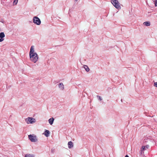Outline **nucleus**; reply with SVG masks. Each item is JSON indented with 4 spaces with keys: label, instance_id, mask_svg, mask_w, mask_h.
Wrapping results in <instances>:
<instances>
[{
    "label": "nucleus",
    "instance_id": "2",
    "mask_svg": "<svg viewBox=\"0 0 157 157\" xmlns=\"http://www.w3.org/2000/svg\"><path fill=\"white\" fill-rule=\"evenodd\" d=\"M111 2L117 9H119L121 8L119 3L117 0H112Z\"/></svg>",
    "mask_w": 157,
    "mask_h": 157
},
{
    "label": "nucleus",
    "instance_id": "1",
    "mask_svg": "<svg viewBox=\"0 0 157 157\" xmlns=\"http://www.w3.org/2000/svg\"><path fill=\"white\" fill-rule=\"evenodd\" d=\"M29 56L30 60L34 63L38 60V57L37 54L34 52V46H32L29 52Z\"/></svg>",
    "mask_w": 157,
    "mask_h": 157
},
{
    "label": "nucleus",
    "instance_id": "6",
    "mask_svg": "<svg viewBox=\"0 0 157 157\" xmlns=\"http://www.w3.org/2000/svg\"><path fill=\"white\" fill-rule=\"evenodd\" d=\"M68 145L69 148H71L73 147V143L71 141L69 142L68 143Z\"/></svg>",
    "mask_w": 157,
    "mask_h": 157
},
{
    "label": "nucleus",
    "instance_id": "14",
    "mask_svg": "<svg viewBox=\"0 0 157 157\" xmlns=\"http://www.w3.org/2000/svg\"><path fill=\"white\" fill-rule=\"evenodd\" d=\"M18 0H14V1L13 2V4L16 5L17 2Z\"/></svg>",
    "mask_w": 157,
    "mask_h": 157
},
{
    "label": "nucleus",
    "instance_id": "4",
    "mask_svg": "<svg viewBox=\"0 0 157 157\" xmlns=\"http://www.w3.org/2000/svg\"><path fill=\"white\" fill-rule=\"evenodd\" d=\"M29 138L32 142H35L37 140L36 136L34 135H29Z\"/></svg>",
    "mask_w": 157,
    "mask_h": 157
},
{
    "label": "nucleus",
    "instance_id": "9",
    "mask_svg": "<svg viewBox=\"0 0 157 157\" xmlns=\"http://www.w3.org/2000/svg\"><path fill=\"white\" fill-rule=\"evenodd\" d=\"M54 120V118H50V119L48 120L49 122L51 125H52V124Z\"/></svg>",
    "mask_w": 157,
    "mask_h": 157
},
{
    "label": "nucleus",
    "instance_id": "15",
    "mask_svg": "<svg viewBox=\"0 0 157 157\" xmlns=\"http://www.w3.org/2000/svg\"><path fill=\"white\" fill-rule=\"evenodd\" d=\"M155 6H157V0H155Z\"/></svg>",
    "mask_w": 157,
    "mask_h": 157
},
{
    "label": "nucleus",
    "instance_id": "17",
    "mask_svg": "<svg viewBox=\"0 0 157 157\" xmlns=\"http://www.w3.org/2000/svg\"><path fill=\"white\" fill-rule=\"evenodd\" d=\"M145 146H143L142 147V148L143 150H145Z\"/></svg>",
    "mask_w": 157,
    "mask_h": 157
},
{
    "label": "nucleus",
    "instance_id": "20",
    "mask_svg": "<svg viewBox=\"0 0 157 157\" xmlns=\"http://www.w3.org/2000/svg\"><path fill=\"white\" fill-rule=\"evenodd\" d=\"M125 157H129L128 155H126Z\"/></svg>",
    "mask_w": 157,
    "mask_h": 157
},
{
    "label": "nucleus",
    "instance_id": "3",
    "mask_svg": "<svg viewBox=\"0 0 157 157\" xmlns=\"http://www.w3.org/2000/svg\"><path fill=\"white\" fill-rule=\"evenodd\" d=\"M33 22L37 25H40L41 23V21L40 19L37 17H33Z\"/></svg>",
    "mask_w": 157,
    "mask_h": 157
},
{
    "label": "nucleus",
    "instance_id": "16",
    "mask_svg": "<svg viewBox=\"0 0 157 157\" xmlns=\"http://www.w3.org/2000/svg\"><path fill=\"white\" fill-rule=\"evenodd\" d=\"M154 85L155 86L157 87V82H155L154 83Z\"/></svg>",
    "mask_w": 157,
    "mask_h": 157
},
{
    "label": "nucleus",
    "instance_id": "8",
    "mask_svg": "<svg viewBox=\"0 0 157 157\" xmlns=\"http://www.w3.org/2000/svg\"><path fill=\"white\" fill-rule=\"evenodd\" d=\"M59 87L61 90H63L64 89V85L62 83H60L59 84Z\"/></svg>",
    "mask_w": 157,
    "mask_h": 157
},
{
    "label": "nucleus",
    "instance_id": "21",
    "mask_svg": "<svg viewBox=\"0 0 157 157\" xmlns=\"http://www.w3.org/2000/svg\"><path fill=\"white\" fill-rule=\"evenodd\" d=\"M146 147L147 148V146H146Z\"/></svg>",
    "mask_w": 157,
    "mask_h": 157
},
{
    "label": "nucleus",
    "instance_id": "7",
    "mask_svg": "<svg viewBox=\"0 0 157 157\" xmlns=\"http://www.w3.org/2000/svg\"><path fill=\"white\" fill-rule=\"evenodd\" d=\"M50 133V132L48 130H46L44 133V134L47 137L49 136Z\"/></svg>",
    "mask_w": 157,
    "mask_h": 157
},
{
    "label": "nucleus",
    "instance_id": "12",
    "mask_svg": "<svg viewBox=\"0 0 157 157\" xmlns=\"http://www.w3.org/2000/svg\"><path fill=\"white\" fill-rule=\"evenodd\" d=\"M25 157H34V156L33 155L30 154H27L25 155Z\"/></svg>",
    "mask_w": 157,
    "mask_h": 157
},
{
    "label": "nucleus",
    "instance_id": "18",
    "mask_svg": "<svg viewBox=\"0 0 157 157\" xmlns=\"http://www.w3.org/2000/svg\"><path fill=\"white\" fill-rule=\"evenodd\" d=\"M4 40V39L2 38H1L0 39V42Z\"/></svg>",
    "mask_w": 157,
    "mask_h": 157
},
{
    "label": "nucleus",
    "instance_id": "11",
    "mask_svg": "<svg viewBox=\"0 0 157 157\" xmlns=\"http://www.w3.org/2000/svg\"><path fill=\"white\" fill-rule=\"evenodd\" d=\"M5 36V34L3 32H2L0 33V37L3 38Z\"/></svg>",
    "mask_w": 157,
    "mask_h": 157
},
{
    "label": "nucleus",
    "instance_id": "13",
    "mask_svg": "<svg viewBox=\"0 0 157 157\" xmlns=\"http://www.w3.org/2000/svg\"><path fill=\"white\" fill-rule=\"evenodd\" d=\"M84 68L87 71H89L90 69L87 66L85 65L84 67Z\"/></svg>",
    "mask_w": 157,
    "mask_h": 157
},
{
    "label": "nucleus",
    "instance_id": "10",
    "mask_svg": "<svg viewBox=\"0 0 157 157\" xmlns=\"http://www.w3.org/2000/svg\"><path fill=\"white\" fill-rule=\"evenodd\" d=\"M144 24L146 26H149L150 25V23L149 21H145L144 23Z\"/></svg>",
    "mask_w": 157,
    "mask_h": 157
},
{
    "label": "nucleus",
    "instance_id": "19",
    "mask_svg": "<svg viewBox=\"0 0 157 157\" xmlns=\"http://www.w3.org/2000/svg\"><path fill=\"white\" fill-rule=\"evenodd\" d=\"M97 96L99 98V99L100 100H102V99H101V97L100 96Z\"/></svg>",
    "mask_w": 157,
    "mask_h": 157
},
{
    "label": "nucleus",
    "instance_id": "23",
    "mask_svg": "<svg viewBox=\"0 0 157 157\" xmlns=\"http://www.w3.org/2000/svg\"><path fill=\"white\" fill-rule=\"evenodd\" d=\"M28 118H31V117H29Z\"/></svg>",
    "mask_w": 157,
    "mask_h": 157
},
{
    "label": "nucleus",
    "instance_id": "22",
    "mask_svg": "<svg viewBox=\"0 0 157 157\" xmlns=\"http://www.w3.org/2000/svg\"><path fill=\"white\" fill-rule=\"evenodd\" d=\"M75 1H77L78 0H75Z\"/></svg>",
    "mask_w": 157,
    "mask_h": 157
},
{
    "label": "nucleus",
    "instance_id": "5",
    "mask_svg": "<svg viewBox=\"0 0 157 157\" xmlns=\"http://www.w3.org/2000/svg\"><path fill=\"white\" fill-rule=\"evenodd\" d=\"M26 121L28 124H32L35 122V118H26Z\"/></svg>",
    "mask_w": 157,
    "mask_h": 157
}]
</instances>
